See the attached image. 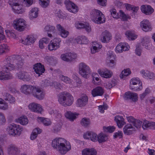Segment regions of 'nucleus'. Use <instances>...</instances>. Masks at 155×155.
<instances>
[{
  "label": "nucleus",
  "instance_id": "1",
  "mask_svg": "<svg viewBox=\"0 0 155 155\" xmlns=\"http://www.w3.org/2000/svg\"><path fill=\"white\" fill-rule=\"evenodd\" d=\"M53 147L62 155L66 153L71 149L70 143L63 138H59L53 140L51 143Z\"/></svg>",
  "mask_w": 155,
  "mask_h": 155
},
{
  "label": "nucleus",
  "instance_id": "2",
  "mask_svg": "<svg viewBox=\"0 0 155 155\" xmlns=\"http://www.w3.org/2000/svg\"><path fill=\"white\" fill-rule=\"evenodd\" d=\"M59 103L64 107L70 106L73 103L74 99L72 95L66 91L60 92L58 95Z\"/></svg>",
  "mask_w": 155,
  "mask_h": 155
},
{
  "label": "nucleus",
  "instance_id": "3",
  "mask_svg": "<svg viewBox=\"0 0 155 155\" xmlns=\"http://www.w3.org/2000/svg\"><path fill=\"white\" fill-rule=\"evenodd\" d=\"M91 16L92 21L98 24H100L105 22L104 15L100 10L94 9L91 12Z\"/></svg>",
  "mask_w": 155,
  "mask_h": 155
},
{
  "label": "nucleus",
  "instance_id": "4",
  "mask_svg": "<svg viewBox=\"0 0 155 155\" xmlns=\"http://www.w3.org/2000/svg\"><path fill=\"white\" fill-rule=\"evenodd\" d=\"M78 70L80 74L84 78H86L91 73L89 66L84 62H81L79 64Z\"/></svg>",
  "mask_w": 155,
  "mask_h": 155
},
{
  "label": "nucleus",
  "instance_id": "5",
  "mask_svg": "<svg viewBox=\"0 0 155 155\" xmlns=\"http://www.w3.org/2000/svg\"><path fill=\"white\" fill-rule=\"evenodd\" d=\"M130 86V88L134 91L140 90L142 88V83L137 78L131 79Z\"/></svg>",
  "mask_w": 155,
  "mask_h": 155
},
{
  "label": "nucleus",
  "instance_id": "6",
  "mask_svg": "<svg viewBox=\"0 0 155 155\" xmlns=\"http://www.w3.org/2000/svg\"><path fill=\"white\" fill-rule=\"evenodd\" d=\"M19 127L18 125L13 124L9 125L6 128V131L9 135L14 136L19 133Z\"/></svg>",
  "mask_w": 155,
  "mask_h": 155
},
{
  "label": "nucleus",
  "instance_id": "7",
  "mask_svg": "<svg viewBox=\"0 0 155 155\" xmlns=\"http://www.w3.org/2000/svg\"><path fill=\"white\" fill-rule=\"evenodd\" d=\"M31 94L34 97L39 100L43 99L45 95L43 91L38 87H34Z\"/></svg>",
  "mask_w": 155,
  "mask_h": 155
},
{
  "label": "nucleus",
  "instance_id": "8",
  "mask_svg": "<svg viewBox=\"0 0 155 155\" xmlns=\"http://www.w3.org/2000/svg\"><path fill=\"white\" fill-rule=\"evenodd\" d=\"M61 40L60 38H55L51 40L48 46V49L50 51L55 50L60 47V43Z\"/></svg>",
  "mask_w": 155,
  "mask_h": 155
},
{
  "label": "nucleus",
  "instance_id": "9",
  "mask_svg": "<svg viewBox=\"0 0 155 155\" xmlns=\"http://www.w3.org/2000/svg\"><path fill=\"white\" fill-rule=\"evenodd\" d=\"M67 9L70 12L75 13L78 11V7L70 0H66L64 2Z\"/></svg>",
  "mask_w": 155,
  "mask_h": 155
},
{
  "label": "nucleus",
  "instance_id": "10",
  "mask_svg": "<svg viewBox=\"0 0 155 155\" xmlns=\"http://www.w3.org/2000/svg\"><path fill=\"white\" fill-rule=\"evenodd\" d=\"M10 59V58H8L7 59H6V61H4V62H5V68L7 69L9 71L11 70H15V71H18L19 69V61H17V63L14 64H12L9 63L8 61V59Z\"/></svg>",
  "mask_w": 155,
  "mask_h": 155
},
{
  "label": "nucleus",
  "instance_id": "11",
  "mask_svg": "<svg viewBox=\"0 0 155 155\" xmlns=\"http://www.w3.org/2000/svg\"><path fill=\"white\" fill-rule=\"evenodd\" d=\"M28 107L31 111L38 113H41L42 110L41 106L36 103L33 102L31 103L28 105Z\"/></svg>",
  "mask_w": 155,
  "mask_h": 155
},
{
  "label": "nucleus",
  "instance_id": "12",
  "mask_svg": "<svg viewBox=\"0 0 155 155\" xmlns=\"http://www.w3.org/2000/svg\"><path fill=\"white\" fill-rule=\"evenodd\" d=\"M111 39V34L107 30L103 32L101 34V40L103 43H107Z\"/></svg>",
  "mask_w": 155,
  "mask_h": 155
},
{
  "label": "nucleus",
  "instance_id": "13",
  "mask_svg": "<svg viewBox=\"0 0 155 155\" xmlns=\"http://www.w3.org/2000/svg\"><path fill=\"white\" fill-rule=\"evenodd\" d=\"M9 4L14 12L18 14L19 10V0H10Z\"/></svg>",
  "mask_w": 155,
  "mask_h": 155
},
{
  "label": "nucleus",
  "instance_id": "14",
  "mask_svg": "<svg viewBox=\"0 0 155 155\" xmlns=\"http://www.w3.org/2000/svg\"><path fill=\"white\" fill-rule=\"evenodd\" d=\"M34 69L38 77H39L45 71L44 66L41 63H37L34 65Z\"/></svg>",
  "mask_w": 155,
  "mask_h": 155
},
{
  "label": "nucleus",
  "instance_id": "15",
  "mask_svg": "<svg viewBox=\"0 0 155 155\" xmlns=\"http://www.w3.org/2000/svg\"><path fill=\"white\" fill-rule=\"evenodd\" d=\"M88 102L87 97L84 95L81 97L77 101L76 104L77 106L82 107L85 106Z\"/></svg>",
  "mask_w": 155,
  "mask_h": 155
},
{
  "label": "nucleus",
  "instance_id": "16",
  "mask_svg": "<svg viewBox=\"0 0 155 155\" xmlns=\"http://www.w3.org/2000/svg\"><path fill=\"white\" fill-rule=\"evenodd\" d=\"M140 26L143 31L145 32L151 31L152 29L151 25L148 20H143L140 23Z\"/></svg>",
  "mask_w": 155,
  "mask_h": 155
},
{
  "label": "nucleus",
  "instance_id": "17",
  "mask_svg": "<svg viewBox=\"0 0 155 155\" xmlns=\"http://www.w3.org/2000/svg\"><path fill=\"white\" fill-rule=\"evenodd\" d=\"M76 55L71 53H67L65 54H62L61 55V58L65 61H72L73 59L76 58Z\"/></svg>",
  "mask_w": 155,
  "mask_h": 155
},
{
  "label": "nucleus",
  "instance_id": "18",
  "mask_svg": "<svg viewBox=\"0 0 155 155\" xmlns=\"http://www.w3.org/2000/svg\"><path fill=\"white\" fill-rule=\"evenodd\" d=\"M104 93L103 89L100 86L97 87L91 91V94L94 97L98 96H102Z\"/></svg>",
  "mask_w": 155,
  "mask_h": 155
},
{
  "label": "nucleus",
  "instance_id": "19",
  "mask_svg": "<svg viewBox=\"0 0 155 155\" xmlns=\"http://www.w3.org/2000/svg\"><path fill=\"white\" fill-rule=\"evenodd\" d=\"M141 11L146 15H149L152 14L153 11V9L150 5H143L141 6Z\"/></svg>",
  "mask_w": 155,
  "mask_h": 155
},
{
  "label": "nucleus",
  "instance_id": "20",
  "mask_svg": "<svg viewBox=\"0 0 155 155\" xmlns=\"http://www.w3.org/2000/svg\"><path fill=\"white\" fill-rule=\"evenodd\" d=\"M56 28L59 32L60 35L63 38H66L68 35L69 32L68 31L66 30L64 27L60 24H57L56 25Z\"/></svg>",
  "mask_w": 155,
  "mask_h": 155
},
{
  "label": "nucleus",
  "instance_id": "21",
  "mask_svg": "<svg viewBox=\"0 0 155 155\" xmlns=\"http://www.w3.org/2000/svg\"><path fill=\"white\" fill-rule=\"evenodd\" d=\"M35 40V38L33 35H29L27 36L25 40L22 39L21 43L26 45H31L34 43Z\"/></svg>",
  "mask_w": 155,
  "mask_h": 155
},
{
  "label": "nucleus",
  "instance_id": "22",
  "mask_svg": "<svg viewBox=\"0 0 155 155\" xmlns=\"http://www.w3.org/2000/svg\"><path fill=\"white\" fill-rule=\"evenodd\" d=\"M124 134L127 135L132 134L135 131V128L130 124H127L123 128Z\"/></svg>",
  "mask_w": 155,
  "mask_h": 155
},
{
  "label": "nucleus",
  "instance_id": "23",
  "mask_svg": "<svg viewBox=\"0 0 155 155\" xmlns=\"http://www.w3.org/2000/svg\"><path fill=\"white\" fill-rule=\"evenodd\" d=\"M114 120L119 128H122L126 124L122 116L117 115L114 117Z\"/></svg>",
  "mask_w": 155,
  "mask_h": 155
},
{
  "label": "nucleus",
  "instance_id": "24",
  "mask_svg": "<svg viewBox=\"0 0 155 155\" xmlns=\"http://www.w3.org/2000/svg\"><path fill=\"white\" fill-rule=\"evenodd\" d=\"M34 86L24 85L21 87V92L25 94H32Z\"/></svg>",
  "mask_w": 155,
  "mask_h": 155
},
{
  "label": "nucleus",
  "instance_id": "25",
  "mask_svg": "<svg viewBox=\"0 0 155 155\" xmlns=\"http://www.w3.org/2000/svg\"><path fill=\"white\" fill-rule=\"evenodd\" d=\"M82 155H97V151L94 148H87L81 152Z\"/></svg>",
  "mask_w": 155,
  "mask_h": 155
},
{
  "label": "nucleus",
  "instance_id": "26",
  "mask_svg": "<svg viewBox=\"0 0 155 155\" xmlns=\"http://www.w3.org/2000/svg\"><path fill=\"white\" fill-rule=\"evenodd\" d=\"M142 127L144 130L148 128L150 129H155V122H150L146 120H144L143 122Z\"/></svg>",
  "mask_w": 155,
  "mask_h": 155
},
{
  "label": "nucleus",
  "instance_id": "27",
  "mask_svg": "<svg viewBox=\"0 0 155 155\" xmlns=\"http://www.w3.org/2000/svg\"><path fill=\"white\" fill-rule=\"evenodd\" d=\"M128 50L129 48L126 44L120 43L116 47L115 51L117 53H120L123 51H125Z\"/></svg>",
  "mask_w": 155,
  "mask_h": 155
},
{
  "label": "nucleus",
  "instance_id": "28",
  "mask_svg": "<svg viewBox=\"0 0 155 155\" xmlns=\"http://www.w3.org/2000/svg\"><path fill=\"white\" fill-rule=\"evenodd\" d=\"M124 97L125 99H131L133 101H135L137 100V94L129 91L125 94Z\"/></svg>",
  "mask_w": 155,
  "mask_h": 155
},
{
  "label": "nucleus",
  "instance_id": "29",
  "mask_svg": "<svg viewBox=\"0 0 155 155\" xmlns=\"http://www.w3.org/2000/svg\"><path fill=\"white\" fill-rule=\"evenodd\" d=\"M98 72L100 76L105 78H110L112 74L111 71L107 69H106L104 71L98 70Z\"/></svg>",
  "mask_w": 155,
  "mask_h": 155
},
{
  "label": "nucleus",
  "instance_id": "30",
  "mask_svg": "<svg viewBox=\"0 0 155 155\" xmlns=\"http://www.w3.org/2000/svg\"><path fill=\"white\" fill-rule=\"evenodd\" d=\"M5 69L0 71V80H6L11 79L12 76V74L8 72H5Z\"/></svg>",
  "mask_w": 155,
  "mask_h": 155
},
{
  "label": "nucleus",
  "instance_id": "31",
  "mask_svg": "<svg viewBox=\"0 0 155 155\" xmlns=\"http://www.w3.org/2000/svg\"><path fill=\"white\" fill-rule=\"evenodd\" d=\"M142 76L144 78L147 79H153L154 76L153 74L148 71H145L142 70L140 72Z\"/></svg>",
  "mask_w": 155,
  "mask_h": 155
},
{
  "label": "nucleus",
  "instance_id": "32",
  "mask_svg": "<svg viewBox=\"0 0 155 155\" xmlns=\"http://www.w3.org/2000/svg\"><path fill=\"white\" fill-rule=\"evenodd\" d=\"M150 38L148 36L143 37L142 39L141 43L143 46H145V48L147 49H150V45H149L150 41Z\"/></svg>",
  "mask_w": 155,
  "mask_h": 155
},
{
  "label": "nucleus",
  "instance_id": "33",
  "mask_svg": "<svg viewBox=\"0 0 155 155\" xmlns=\"http://www.w3.org/2000/svg\"><path fill=\"white\" fill-rule=\"evenodd\" d=\"M18 150V148L15 146L12 145L8 148L7 152L10 155H16Z\"/></svg>",
  "mask_w": 155,
  "mask_h": 155
},
{
  "label": "nucleus",
  "instance_id": "34",
  "mask_svg": "<svg viewBox=\"0 0 155 155\" xmlns=\"http://www.w3.org/2000/svg\"><path fill=\"white\" fill-rule=\"evenodd\" d=\"M107 139V135L103 133H101L97 136V141L100 143L105 142Z\"/></svg>",
  "mask_w": 155,
  "mask_h": 155
},
{
  "label": "nucleus",
  "instance_id": "35",
  "mask_svg": "<svg viewBox=\"0 0 155 155\" xmlns=\"http://www.w3.org/2000/svg\"><path fill=\"white\" fill-rule=\"evenodd\" d=\"M9 109L8 104L4 100L0 98V109L5 110Z\"/></svg>",
  "mask_w": 155,
  "mask_h": 155
},
{
  "label": "nucleus",
  "instance_id": "36",
  "mask_svg": "<svg viewBox=\"0 0 155 155\" xmlns=\"http://www.w3.org/2000/svg\"><path fill=\"white\" fill-rule=\"evenodd\" d=\"M102 48V45H100L96 42L93 43L92 47L91 49V51L92 54H94L98 52V50Z\"/></svg>",
  "mask_w": 155,
  "mask_h": 155
},
{
  "label": "nucleus",
  "instance_id": "37",
  "mask_svg": "<svg viewBox=\"0 0 155 155\" xmlns=\"http://www.w3.org/2000/svg\"><path fill=\"white\" fill-rule=\"evenodd\" d=\"M38 9L37 8H32L29 12V17L31 19L37 18L38 15Z\"/></svg>",
  "mask_w": 155,
  "mask_h": 155
},
{
  "label": "nucleus",
  "instance_id": "38",
  "mask_svg": "<svg viewBox=\"0 0 155 155\" xmlns=\"http://www.w3.org/2000/svg\"><path fill=\"white\" fill-rule=\"evenodd\" d=\"M48 112L51 115L54 116L57 118H61V114L56 109L50 108L48 110Z\"/></svg>",
  "mask_w": 155,
  "mask_h": 155
},
{
  "label": "nucleus",
  "instance_id": "39",
  "mask_svg": "<svg viewBox=\"0 0 155 155\" xmlns=\"http://www.w3.org/2000/svg\"><path fill=\"white\" fill-rule=\"evenodd\" d=\"M64 115L66 117L71 121H73L76 118L75 114L70 111H67L65 113Z\"/></svg>",
  "mask_w": 155,
  "mask_h": 155
},
{
  "label": "nucleus",
  "instance_id": "40",
  "mask_svg": "<svg viewBox=\"0 0 155 155\" xmlns=\"http://www.w3.org/2000/svg\"><path fill=\"white\" fill-rule=\"evenodd\" d=\"M42 130L38 128H36L34 129L31 135L30 138L31 140L35 139L37 137L38 134H40Z\"/></svg>",
  "mask_w": 155,
  "mask_h": 155
},
{
  "label": "nucleus",
  "instance_id": "41",
  "mask_svg": "<svg viewBox=\"0 0 155 155\" xmlns=\"http://www.w3.org/2000/svg\"><path fill=\"white\" fill-rule=\"evenodd\" d=\"M3 97L5 100L9 101L10 103H14L15 101L14 97L7 93H5Z\"/></svg>",
  "mask_w": 155,
  "mask_h": 155
},
{
  "label": "nucleus",
  "instance_id": "42",
  "mask_svg": "<svg viewBox=\"0 0 155 155\" xmlns=\"http://www.w3.org/2000/svg\"><path fill=\"white\" fill-rule=\"evenodd\" d=\"M76 41L78 44H86L88 40L85 36H79L76 38Z\"/></svg>",
  "mask_w": 155,
  "mask_h": 155
},
{
  "label": "nucleus",
  "instance_id": "43",
  "mask_svg": "<svg viewBox=\"0 0 155 155\" xmlns=\"http://www.w3.org/2000/svg\"><path fill=\"white\" fill-rule=\"evenodd\" d=\"M127 9L128 10H131L132 12L135 14L139 9L138 7H135L129 4H127L126 5Z\"/></svg>",
  "mask_w": 155,
  "mask_h": 155
},
{
  "label": "nucleus",
  "instance_id": "44",
  "mask_svg": "<svg viewBox=\"0 0 155 155\" xmlns=\"http://www.w3.org/2000/svg\"><path fill=\"white\" fill-rule=\"evenodd\" d=\"M81 124L82 126L86 127L90 124V120L88 118H83L81 119Z\"/></svg>",
  "mask_w": 155,
  "mask_h": 155
},
{
  "label": "nucleus",
  "instance_id": "45",
  "mask_svg": "<svg viewBox=\"0 0 155 155\" xmlns=\"http://www.w3.org/2000/svg\"><path fill=\"white\" fill-rule=\"evenodd\" d=\"M131 72L129 69H124L122 71L120 75L121 78H124L125 77L130 75Z\"/></svg>",
  "mask_w": 155,
  "mask_h": 155
},
{
  "label": "nucleus",
  "instance_id": "46",
  "mask_svg": "<svg viewBox=\"0 0 155 155\" xmlns=\"http://www.w3.org/2000/svg\"><path fill=\"white\" fill-rule=\"evenodd\" d=\"M125 35L127 38L130 40H134L137 37L136 35H134V33L129 31H127L125 33Z\"/></svg>",
  "mask_w": 155,
  "mask_h": 155
},
{
  "label": "nucleus",
  "instance_id": "47",
  "mask_svg": "<svg viewBox=\"0 0 155 155\" xmlns=\"http://www.w3.org/2000/svg\"><path fill=\"white\" fill-rule=\"evenodd\" d=\"M27 27L26 22L22 18H20V32L24 31Z\"/></svg>",
  "mask_w": 155,
  "mask_h": 155
},
{
  "label": "nucleus",
  "instance_id": "48",
  "mask_svg": "<svg viewBox=\"0 0 155 155\" xmlns=\"http://www.w3.org/2000/svg\"><path fill=\"white\" fill-rule=\"evenodd\" d=\"M20 79L24 81H28L30 80V77L27 73L24 72L20 74Z\"/></svg>",
  "mask_w": 155,
  "mask_h": 155
},
{
  "label": "nucleus",
  "instance_id": "49",
  "mask_svg": "<svg viewBox=\"0 0 155 155\" xmlns=\"http://www.w3.org/2000/svg\"><path fill=\"white\" fill-rule=\"evenodd\" d=\"M8 46L5 44H3L0 45V55L4 53L8 50Z\"/></svg>",
  "mask_w": 155,
  "mask_h": 155
},
{
  "label": "nucleus",
  "instance_id": "50",
  "mask_svg": "<svg viewBox=\"0 0 155 155\" xmlns=\"http://www.w3.org/2000/svg\"><path fill=\"white\" fill-rule=\"evenodd\" d=\"M28 122V120L26 116H22L20 117V124L25 125H26Z\"/></svg>",
  "mask_w": 155,
  "mask_h": 155
},
{
  "label": "nucleus",
  "instance_id": "51",
  "mask_svg": "<svg viewBox=\"0 0 155 155\" xmlns=\"http://www.w3.org/2000/svg\"><path fill=\"white\" fill-rule=\"evenodd\" d=\"M6 122V118L4 114L0 112V125H3Z\"/></svg>",
  "mask_w": 155,
  "mask_h": 155
},
{
  "label": "nucleus",
  "instance_id": "52",
  "mask_svg": "<svg viewBox=\"0 0 155 155\" xmlns=\"http://www.w3.org/2000/svg\"><path fill=\"white\" fill-rule=\"evenodd\" d=\"M45 30L46 31L54 33L55 30V27L53 26L47 25L45 27Z\"/></svg>",
  "mask_w": 155,
  "mask_h": 155
},
{
  "label": "nucleus",
  "instance_id": "53",
  "mask_svg": "<svg viewBox=\"0 0 155 155\" xmlns=\"http://www.w3.org/2000/svg\"><path fill=\"white\" fill-rule=\"evenodd\" d=\"M60 78L62 81L66 84L70 83L71 82V80L70 78L62 75H60Z\"/></svg>",
  "mask_w": 155,
  "mask_h": 155
},
{
  "label": "nucleus",
  "instance_id": "54",
  "mask_svg": "<svg viewBox=\"0 0 155 155\" xmlns=\"http://www.w3.org/2000/svg\"><path fill=\"white\" fill-rule=\"evenodd\" d=\"M115 127L114 126H109L108 127H103V129L105 132H109L111 133L114 132L115 129Z\"/></svg>",
  "mask_w": 155,
  "mask_h": 155
},
{
  "label": "nucleus",
  "instance_id": "55",
  "mask_svg": "<svg viewBox=\"0 0 155 155\" xmlns=\"http://www.w3.org/2000/svg\"><path fill=\"white\" fill-rule=\"evenodd\" d=\"M90 139L92 141L95 142L97 141V135L93 132H90Z\"/></svg>",
  "mask_w": 155,
  "mask_h": 155
},
{
  "label": "nucleus",
  "instance_id": "56",
  "mask_svg": "<svg viewBox=\"0 0 155 155\" xmlns=\"http://www.w3.org/2000/svg\"><path fill=\"white\" fill-rule=\"evenodd\" d=\"M119 16L122 18L124 21H126L128 18H130V17L128 15H126L121 10L119 11Z\"/></svg>",
  "mask_w": 155,
  "mask_h": 155
},
{
  "label": "nucleus",
  "instance_id": "57",
  "mask_svg": "<svg viewBox=\"0 0 155 155\" xmlns=\"http://www.w3.org/2000/svg\"><path fill=\"white\" fill-rule=\"evenodd\" d=\"M13 26L14 28L17 30H19V20L17 19L14 21Z\"/></svg>",
  "mask_w": 155,
  "mask_h": 155
},
{
  "label": "nucleus",
  "instance_id": "58",
  "mask_svg": "<svg viewBox=\"0 0 155 155\" xmlns=\"http://www.w3.org/2000/svg\"><path fill=\"white\" fill-rule=\"evenodd\" d=\"M110 12L111 15L113 18L117 19L119 18V15L117 13L116 9H112L110 10Z\"/></svg>",
  "mask_w": 155,
  "mask_h": 155
},
{
  "label": "nucleus",
  "instance_id": "59",
  "mask_svg": "<svg viewBox=\"0 0 155 155\" xmlns=\"http://www.w3.org/2000/svg\"><path fill=\"white\" fill-rule=\"evenodd\" d=\"M135 121L133 125L137 128H140V127L142 122L139 120H135Z\"/></svg>",
  "mask_w": 155,
  "mask_h": 155
},
{
  "label": "nucleus",
  "instance_id": "60",
  "mask_svg": "<svg viewBox=\"0 0 155 155\" xmlns=\"http://www.w3.org/2000/svg\"><path fill=\"white\" fill-rule=\"evenodd\" d=\"M5 32L7 36L9 38H15V35L12 31L9 30H6Z\"/></svg>",
  "mask_w": 155,
  "mask_h": 155
},
{
  "label": "nucleus",
  "instance_id": "61",
  "mask_svg": "<svg viewBox=\"0 0 155 155\" xmlns=\"http://www.w3.org/2000/svg\"><path fill=\"white\" fill-rule=\"evenodd\" d=\"M61 128V125L59 124H57L55 125L53 127V130L55 133H57L59 131Z\"/></svg>",
  "mask_w": 155,
  "mask_h": 155
},
{
  "label": "nucleus",
  "instance_id": "62",
  "mask_svg": "<svg viewBox=\"0 0 155 155\" xmlns=\"http://www.w3.org/2000/svg\"><path fill=\"white\" fill-rule=\"evenodd\" d=\"M40 1L41 6L44 7L45 8L48 5V0H39Z\"/></svg>",
  "mask_w": 155,
  "mask_h": 155
},
{
  "label": "nucleus",
  "instance_id": "63",
  "mask_svg": "<svg viewBox=\"0 0 155 155\" xmlns=\"http://www.w3.org/2000/svg\"><path fill=\"white\" fill-rule=\"evenodd\" d=\"M150 92V90L148 88H147L145 90V92L141 94L140 97L141 99H143Z\"/></svg>",
  "mask_w": 155,
  "mask_h": 155
},
{
  "label": "nucleus",
  "instance_id": "64",
  "mask_svg": "<svg viewBox=\"0 0 155 155\" xmlns=\"http://www.w3.org/2000/svg\"><path fill=\"white\" fill-rule=\"evenodd\" d=\"M123 135V133L121 131H118L117 132H116L114 134V137L115 138L119 137L121 138L122 137Z\"/></svg>",
  "mask_w": 155,
  "mask_h": 155
}]
</instances>
